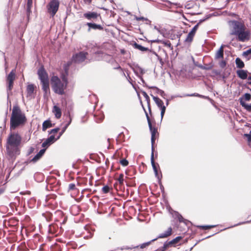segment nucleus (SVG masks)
I'll list each match as a JSON object with an SVG mask.
<instances>
[{
	"mask_svg": "<svg viewBox=\"0 0 251 251\" xmlns=\"http://www.w3.org/2000/svg\"><path fill=\"white\" fill-rule=\"evenodd\" d=\"M75 189V185L74 183H70L69 185V190H74Z\"/></svg>",
	"mask_w": 251,
	"mask_h": 251,
	"instance_id": "c03bdc74",
	"label": "nucleus"
},
{
	"mask_svg": "<svg viewBox=\"0 0 251 251\" xmlns=\"http://www.w3.org/2000/svg\"><path fill=\"white\" fill-rule=\"evenodd\" d=\"M186 96H190V97L196 96V97H202V96H201V95H200L199 94H197V93H194V94H188V95H186Z\"/></svg>",
	"mask_w": 251,
	"mask_h": 251,
	"instance_id": "09e8293b",
	"label": "nucleus"
},
{
	"mask_svg": "<svg viewBox=\"0 0 251 251\" xmlns=\"http://www.w3.org/2000/svg\"><path fill=\"white\" fill-rule=\"evenodd\" d=\"M92 236H93V234L91 233H90L89 235L88 236H84V238H85V239L90 238H91L92 237Z\"/></svg>",
	"mask_w": 251,
	"mask_h": 251,
	"instance_id": "864d4df0",
	"label": "nucleus"
},
{
	"mask_svg": "<svg viewBox=\"0 0 251 251\" xmlns=\"http://www.w3.org/2000/svg\"><path fill=\"white\" fill-rule=\"evenodd\" d=\"M68 126H65L64 127H63L62 131L59 133V136L57 137V139H59V137L62 135V134L65 131L66 129L67 128Z\"/></svg>",
	"mask_w": 251,
	"mask_h": 251,
	"instance_id": "49530a36",
	"label": "nucleus"
},
{
	"mask_svg": "<svg viewBox=\"0 0 251 251\" xmlns=\"http://www.w3.org/2000/svg\"><path fill=\"white\" fill-rule=\"evenodd\" d=\"M240 104L247 111L251 112V104H247L244 102L243 100H240Z\"/></svg>",
	"mask_w": 251,
	"mask_h": 251,
	"instance_id": "bb28decb",
	"label": "nucleus"
},
{
	"mask_svg": "<svg viewBox=\"0 0 251 251\" xmlns=\"http://www.w3.org/2000/svg\"><path fill=\"white\" fill-rule=\"evenodd\" d=\"M57 139H55L54 135H50L42 143V146L43 148H47Z\"/></svg>",
	"mask_w": 251,
	"mask_h": 251,
	"instance_id": "ddd939ff",
	"label": "nucleus"
},
{
	"mask_svg": "<svg viewBox=\"0 0 251 251\" xmlns=\"http://www.w3.org/2000/svg\"><path fill=\"white\" fill-rule=\"evenodd\" d=\"M139 246H131V247H128V246H123V247L121 248V250H127V251H128V250H132L134 249H135V248H138Z\"/></svg>",
	"mask_w": 251,
	"mask_h": 251,
	"instance_id": "c9c22d12",
	"label": "nucleus"
},
{
	"mask_svg": "<svg viewBox=\"0 0 251 251\" xmlns=\"http://www.w3.org/2000/svg\"><path fill=\"white\" fill-rule=\"evenodd\" d=\"M127 76H128V78H127V79H128V82H129V83H130L132 86H133V82H132V79L130 78V77L129 76V75H127Z\"/></svg>",
	"mask_w": 251,
	"mask_h": 251,
	"instance_id": "3c124183",
	"label": "nucleus"
},
{
	"mask_svg": "<svg viewBox=\"0 0 251 251\" xmlns=\"http://www.w3.org/2000/svg\"><path fill=\"white\" fill-rule=\"evenodd\" d=\"M35 86L33 84H28L26 87V97L29 100L34 98V92Z\"/></svg>",
	"mask_w": 251,
	"mask_h": 251,
	"instance_id": "f8f14e48",
	"label": "nucleus"
},
{
	"mask_svg": "<svg viewBox=\"0 0 251 251\" xmlns=\"http://www.w3.org/2000/svg\"><path fill=\"white\" fill-rule=\"evenodd\" d=\"M151 165H152V168H153V171L155 173V174L156 175V176H157V168L155 165V163H154V159H153V151H152V153H151Z\"/></svg>",
	"mask_w": 251,
	"mask_h": 251,
	"instance_id": "7c9ffc66",
	"label": "nucleus"
},
{
	"mask_svg": "<svg viewBox=\"0 0 251 251\" xmlns=\"http://www.w3.org/2000/svg\"><path fill=\"white\" fill-rule=\"evenodd\" d=\"M249 55H251V48L245 51H244L243 53V55L246 57H247Z\"/></svg>",
	"mask_w": 251,
	"mask_h": 251,
	"instance_id": "79ce46f5",
	"label": "nucleus"
},
{
	"mask_svg": "<svg viewBox=\"0 0 251 251\" xmlns=\"http://www.w3.org/2000/svg\"><path fill=\"white\" fill-rule=\"evenodd\" d=\"M153 43H160L163 44L165 47H166L170 50L173 49V47L172 45L171 42L169 40H161L159 39H156L152 41Z\"/></svg>",
	"mask_w": 251,
	"mask_h": 251,
	"instance_id": "2eb2a0df",
	"label": "nucleus"
},
{
	"mask_svg": "<svg viewBox=\"0 0 251 251\" xmlns=\"http://www.w3.org/2000/svg\"><path fill=\"white\" fill-rule=\"evenodd\" d=\"M62 81L56 76H53L51 78V83L52 89L55 93L63 95L66 89L68 81L66 76L62 78Z\"/></svg>",
	"mask_w": 251,
	"mask_h": 251,
	"instance_id": "20e7f679",
	"label": "nucleus"
},
{
	"mask_svg": "<svg viewBox=\"0 0 251 251\" xmlns=\"http://www.w3.org/2000/svg\"><path fill=\"white\" fill-rule=\"evenodd\" d=\"M46 149L41 150L39 152L31 159V161L35 163L39 160L45 153Z\"/></svg>",
	"mask_w": 251,
	"mask_h": 251,
	"instance_id": "aec40b11",
	"label": "nucleus"
},
{
	"mask_svg": "<svg viewBox=\"0 0 251 251\" xmlns=\"http://www.w3.org/2000/svg\"><path fill=\"white\" fill-rule=\"evenodd\" d=\"M124 174H121L118 178V181H119V182L120 184H123L124 183Z\"/></svg>",
	"mask_w": 251,
	"mask_h": 251,
	"instance_id": "4c0bfd02",
	"label": "nucleus"
},
{
	"mask_svg": "<svg viewBox=\"0 0 251 251\" xmlns=\"http://www.w3.org/2000/svg\"><path fill=\"white\" fill-rule=\"evenodd\" d=\"M251 98V95L249 93L245 94L241 98H240L239 100L240 101L241 100L245 102V101H249L250 100Z\"/></svg>",
	"mask_w": 251,
	"mask_h": 251,
	"instance_id": "2f4dec72",
	"label": "nucleus"
},
{
	"mask_svg": "<svg viewBox=\"0 0 251 251\" xmlns=\"http://www.w3.org/2000/svg\"><path fill=\"white\" fill-rule=\"evenodd\" d=\"M132 70L135 74L140 79L141 81L144 83L145 80L142 77V75L145 73V71L138 66H134L132 68Z\"/></svg>",
	"mask_w": 251,
	"mask_h": 251,
	"instance_id": "9b49d317",
	"label": "nucleus"
},
{
	"mask_svg": "<svg viewBox=\"0 0 251 251\" xmlns=\"http://www.w3.org/2000/svg\"><path fill=\"white\" fill-rule=\"evenodd\" d=\"M99 15V14L95 12H88L84 13L83 17L88 20H93L96 19Z\"/></svg>",
	"mask_w": 251,
	"mask_h": 251,
	"instance_id": "4468645a",
	"label": "nucleus"
},
{
	"mask_svg": "<svg viewBox=\"0 0 251 251\" xmlns=\"http://www.w3.org/2000/svg\"><path fill=\"white\" fill-rule=\"evenodd\" d=\"M37 74L41 83L49 81L48 75L43 67H41L38 69Z\"/></svg>",
	"mask_w": 251,
	"mask_h": 251,
	"instance_id": "9d476101",
	"label": "nucleus"
},
{
	"mask_svg": "<svg viewBox=\"0 0 251 251\" xmlns=\"http://www.w3.org/2000/svg\"><path fill=\"white\" fill-rule=\"evenodd\" d=\"M65 72H66V73H67V69H66V68H65Z\"/></svg>",
	"mask_w": 251,
	"mask_h": 251,
	"instance_id": "0e129e2a",
	"label": "nucleus"
},
{
	"mask_svg": "<svg viewBox=\"0 0 251 251\" xmlns=\"http://www.w3.org/2000/svg\"><path fill=\"white\" fill-rule=\"evenodd\" d=\"M194 36L193 34H192L191 33H190L189 32L188 33V34L187 35V37L186 38V39L185 40V42H188V43L192 42V41L193 40Z\"/></svg>",
	"mask_w": 251,
	"mask_h": 251,
	"instance_id": "f704fd0d",
	"label": "nucleus"
},
{
	"mask_svg": "<svg viewBox=\"0 0 251 251\" xmlns=\"http://www.w3.org/2000/svg\"><path fill=\"white\" fill-rule=\"evenodd\" d=\"M142 107H143V108H144V111H145V113H146V112H147V111H146V110H145V108H144V106H142Z\"/></svg>",
	"mask_w": 251,
	"mask_h": 251,
	"instance_id": "680f3d73",
	"label": "nucleus"
},
{
	"mask_svg": "<svg viewBox=\"0 0 251 251\" xmlns=\"http://www.w3.org/2000/svg\"><path fill=\"white\" fill-rule=\"evenodd\" d=\"M156 240H157V238H155V239H153L151 240L150 241H149V242H146V243H144L142 244L140 246V247L141 249L145 248L147 247H148V246H149L152 242Z\"/></svg>",
	"mask_w": 251,
	"mask_h": 251,
	"instance_id": "473e14b6",
	"label": "nucleus"
},
{
	"mask_svg": "<svg viewBox=\"0 0 251 251\" xmlns=\"http://www.w3.org/2000/svg\"><path fill=\"white\" fill-rule=\"evenodd\" d=\"M142 107H143V108H144V111H145V113H146V112H147V111H146V110H145V108H144V106H142Z\"/></svg>",
	"mask_w": 251,
	"mask_h": 251,
	"instance_id": "e2e57ef3",
	"label": "nucleus"
},
{
	"mask_svg": "<svg viewBox=\"0 0 251 251\" xmlns=\"http://www.w3.org/2000/svg\"><path fill=\"white\" fill-rule=\"evenodd\" d=\"M15 69H13L7 76V81L8 82L7 89L10 91L13 86V82L15 79Z\"/></svg>",
	"mask_w": 251,
	"mask_h": 251,
	"instance_id": "1a4fd4ad",
	"label": "nucleus"
},
{
	"mask_svg": "<svg viewBox=\"0 0 251 251\" xmlns=\"http://www.w3.org/2000/svg\"><path fill=\"white\" fill-rule=\"evenodd\" d=\"M32 6V0H27V4H26V10L28 13L30 12Z\"/></svg>",
	"mask_w": 251,
	"mask_h": 251,
	"instance_id": "72a5a7b5",
	"label": "nucleus"
},
{
	"mask_svg": "<svg viewBox=\"0 0 251 251\" xmlns=\"http://www.w3.org/2000/svg\"><path fill=\"white\" fill-rule=\"evenodd\" d=\"M214 226H202L201 227L204 229H209V228H210L214 227Z\"/></svg>",
	"mask_w": 251,
	"mask_h": 251,
	"instance_id": "8fccbe9b",
	"label": "nucleus"
},
{
	"mask_svg": "<svg viewBox=\"0 0 251 251\" xmlns=\"http://www.w3.org/2000/svg\"><path fill=\"white\" fill-rule=\"evenodd\" d=\"M59 213H60L61 215H62V212H59Z\"/></svg>",
	"mask_w": 251,
	"mask_h": 251,
	"instance_id": "69168bd1",
	"label": "nucleus"
},
{
	"mask_svg": "<svg viewBox=\"0 0 251 251\" xmlns=\"http://www.w3.org/2000/svg\"><path fill=\"white\" fill-rule=\"evenodd\" d=\"M152 99L157 106L161 110V118L162 119L166 110V106L164 105L163 101L159 98L151 95Z\"/></svg>",
	"mask_w": 251,
	"mask_h": 251,
	"instance_id": "6e6552de",
	"label": "nucleus"
},
{
	"mask_svg": "<svg viewBox=\"0 0 251 251\" xmlns=\"http://www.w3.org/2000/svg\"><path fill=\"white\" fill-rule=\"evenodd\" d=\"M133 46L135 49H138L142 51L149 50L148 48L144 47L135 42L133 44Z\"/></svg>",
	"mask_w": 251,
	"mask_h": 251,
	"instance_id": "393cba45",
	"label": "nucleus"
},
{
	"mask_svg": "<svg viewBox=\"0 0 251 251\" xmlns=\"http://www.w3.org/2000/svg\"><path fill=\"white\" fill-rule=\"evenodd\" d=\"M238 76L242 79L248 78V71L244 70H239L236 72Z\"/></svg>",
	"mask_w": 251,
	"mask_h": 251,
	"instance_id": "6ab92c4d",
	"label": "nucleus"
},
{
	"mask_svg": "<svg viewBox=\"0 0 251 251\" xmlns=\"http://www.w3.org/2000/svg\"><path fill=\"white\" fill-rule=\"evenodd\" d=\"M173 216L175 219H177L179 222H184V219L182 216L177 212L175 211L174 213Z\"/></svg>",
	"mask_w": 251,
	"mask_h": 251,
	"instance_id": "c756f323",
	"label": "nucleus"
},
{
	"mask_svg": "<svg viewBox=\"0 0 251 251\" xmlns=\"http://www.w3.org/2000/svg\"><path fill=\"white\" fill-rule=\"evenodd\" d=\"M86 25L88 26L89 28L88 30L90 31L91 30V29H99V30H102L103 27L100 25H97L94 23H87L86 24Z\"/></svg>",
	"mask_w": 251,
	"mask_h": 251,
	"instance_id": "a211bd4d",
	"label": "nucleus"
},
{
	"mask_svg": "<svg viewBox=\"0 0 251 251\" xmlns=\"http://www.w3.org/2000/svg\"><path fill=\"white\" fill-rule=\"evenodd\" d=\"M244 136L247 138L248 141H251V130L249 134H245Z\"/></svg>",
	"mask_w": 251,
	"mask_h": 251,
	"instance_id": "a18cd8bd",
	"label": "nucleus"
},
{
	"mask_svg": "<svg viewBox=\"0 0 251 251\" xmlns=\"http://www.w3.org/2000/svg\"><path fill=\"white\" fill-rule=\"evenodd\" d=\"M234 32L233 34L237 37V40L242 42H247L251 38V32L247 29L244 24L237 21L232 22Z\"/></svg>",
	"mask_w": 251,
	"mask_h": 251,
	"instance_id": "7ed1b4c3",
	"label": "nucleus"
},
{
	"mask_svg": "<svg viewBox=\"0 0 251 251\" xmlns=\"http://www.w3.org/2000/svg\"><path fill=\"white\" fill-rule=\"evenodd\" d=\"M53 126L52 124L51 123L50 120H47L45 121L42 125V130L45 131L48 128Z\"/></svg>",
	"mask_w": 251,
	"mask_h": 251,
	"instance_id": "4be33fe9",
	"label": "nucleus"
},
{
	"mask_svg": "<svg viewBox=\"0 0 251 251\" xmlns=\"http://www.w3.org/2000/svg\"><path fill=\"white\" fill-rule=\"evenodd\" d=\"M52 112L54 115L55 118L59 119L61 118L62 115L61 110L57 105H55L53 106Z\"/></svg>",
	"mask_w": 251,
	"mask_h": 251,
	"instance_id": "dca6fc26",
	"label": "nucleus"
},
{
	"mask_svg": "<svg viewBox=\"0 0 251 251\" xmlns=\"http://www.w3.org/2000/svg\"><path fill=\"white\" fill-rule=\"evenodd\" d=\"M201 68H202L203 69H206L205 67H202V66L201 67Z\"/></svg>",
	"mask_w": 251,
	"mask_h": 251,
	"instance_id": "052dcab7",
	"label": "nucleus"
},
{
	"mask_svg": "<svg viewBox=\"0 0 251 251\" xmlns=\"http://www.w3.org/2000/svg\"><path fill=\"white\" fill-rule=\"evenodd\" d=\"M249 146L251 148V141H248Z\"/></svg>",
	"mask_w": 251,
	"mask_h": 251,
	"instance_id": "bf43d9fd",
	"label": "nucleus"
},
{
	"mask_svg": "<svg viewBox=\"0 0 251 251\" xmlns=\"http://www.w3.org/2000/svg\"><path fill=\"white\" fill-rule=\"evenodd\" d=\"M67 118L68 119L67 121V123L65 126H68L71 124L72 121V117L71 116L70 113H68V115Z\"/></svg>",
	"mask_w": 251,
	"mask_h": 251,
	"instance_id": "e433bc0d",
	"label": "nucleus"
},
{
	"mask_svg": "<svg viewBox=\"0 0 251 251\" xmlns=\"http://www.w3.org/2000/svg\"><path fill=\"white\" fill-rule=\"evenodd\" d=\"M154 29H155L158 32H160V29L156 26H154Z\"/></svg>",
	"mask_w": 251,
	"mask_h": 251,
	"instance_id": "6e6d98bb",
	"label": "nucleus"
},
{
	"mask_svg": "<svg viewBox=\"0 0 251 251\" xmlns=\"http://www.w3.org/2000/svg\"><path fill=\"white\" fill-rule=\"evenodd\" d=\"M181 239V237L180 236H177L175 239H173L172 240L169 241V242H166L163 246V248L164 249H166L168 248L170 246L174 245L176 243H177L180 239Z\"/></svg>",
	"mask_w": 251,
	"mask_h": 251,
	"instance_id": "f3484780",
	"label": "nucleus"
},
{
	"mask_svg": "<svg viewBox=\"0 0 251 251\" xmlns=\"http://www.w3.org/2000/svg\"><path fill=\"white\" fill-rule=\"evenodd\" d=\"M248 79L250 80V81L248 82V84L251 86V76L249 77Z\"/></svg>",
	"mask_w": 251,
	"mask_h": 251,
	"instance_id": "5fc2aeb1",
	"label": "nucleus"
},
{
	"mask_svg": "<svg viewBox=\"0 0 251 251\" xmlns=\"http://www.w3.org/2000/svg\"><path fill=\"white\" fill-rule=\"evenodd\" d=\"M142 94L145 99L146 101L147 102L148 104V107L149 108V111L150 113H151V106H150V99L149 96L148 95L147 93L143 91L142 92Z\"/></svg>",
	"mask_w": 251,
	"mask_h": 251,
	"instance_id": "b1692460",
	"label": "nucleus"
},
{
	"mask_svg": "<svg viewBox=\"0 0 251 251\" xmlns=\"http://www.w3.org/2000/svg\"><path fill=\"white\" fill-rule=\"evenodd\" d=\"M235 63L237 68L242 69L244 67L245 64L243 61L240 58H236L235 59Z\"/></svg>",
	"mask_w": 251,
	"mask_h": 251,
	"instance_id": "a878e982",
	"label": "nucleus"
},
{
	"mask_svg": "<svg viewBox=\"0 0 251 251\" xmlns=\"http://www.w3.org/2000/svg\"><path fill=\"white\" fill-rule=\"evenodd\" d=\"M67 220V217L65 216L63 217V220L62 222H61L62 224H65Z\"/></svg>",
	"mask_w": 251,
	"mask_h": 251,
	"instance_id": "603ef678",
	"label": "nucleus"
},
{
	"mask_svg": "<svg viewBox=\"0 0 251 251\" xmlns=\"http://www.w3.org/2000/svg\"><path fill=\"white\" fill-rule=\"evenodd\" d=\"M3 192V189L2 188H0V195Z\"/></svg>",
	"mask_w": 251,
	"mask_h": 251,
	"instance_id": "4d7b16f0",
	"label": "nucleus"
},
{
	"mask_svg": "<svg viewBox=\"0 0 251 251\" xmlns=\"http://www.w3.org/2000/svg\"><path fill=\"white\" fill-rule=\"evenodd\" d=\"M42 89L46 95L50 93L49 81L41 83Z\"/></svg>",
	"mask_w": 251,
	"mask_h": 251,
	"instance_id": "5701e85b",
	"label": "nucleus"
},
{
	"mask_svg": "<svg viewBox=\"0 0 251 251\" xmlns=\"http://www.w3.org/2000/svg\"><path fill=\"white\" fill-rule=\"evenodd\" d=\"M72 209H73V208H75V209H77L78 208V206H76V205H75V206H74L73 207H72Z\"/></svg>",
	"mask_w": 251,
	"mask_h": 251,
	"instance_id": "13d9d810",
	"label": "nucleus"
},
{
	"mask_svg": "<svg viewBox=\"0 0 251 251\" xmlns=\"http://www.w3.org/2000/svg\"><path fill=\"white\" fill-rule=\"evenodd\" d=\"M134 19L137 21H145V20H147V19H146L145 18L143 17H137L136 16H134Z\"/></svg>",
	"mask_w": 251,
	"mask_h": 251,
	"instance_id": "37998d69",
	"label": "nucleus"
},
{
	"mask_svg": "<svg viewBox=\"0 0 251 251\" xmlns=\"http://www.w3.org/2000/svg\"><path fill=\"white\" fill-rule=\"evenodd\" d=\"M109 190H110V188L108 185L104 186L102 188V191L103 193H104V194H106V193H108L109 191Z\"/></svg>",
	"mask_w": 251,
	"mask_h": 251,
	"instance_id": "58836bf2",
	"label": "nucleus"
},
{
	"mask_svg": "<svg viewBox=\"0 0 251 251\" xmlns=\"http://www.w3.org/2000/svg\"><path fill=\"white\" fill-rule=\"evenodd\" d=\"M120 162L121 164L124 167L127 166L128 164V161L126 159L121 160Z\"/></svg>",
	"mask_w": 251,
	"mask_h": 251,
	"instance_id": "a19ab883",
	"label": "nucleus"
},
{
	"mask_svg": "<svg viewBox=\"0 0 251 251\" xmlns=\"http://www.w3.org/2000/svg\"><path fill=\"white\" fill-rule=\"evenodd\" d=\"M87 54L88 53L86 52H79L73 56L72 61L75 63H81L86 59Z\"/></svg>",
	"mask_w": 251,
	"mask_h": 251,
	"instance_id": "0eeeda50",
	"label": "nucleus"
},
{
	"mask_svg": "<svg viewBox=\"0 0 251 251\" xmlns=\"http://www.w3.org/2000/svg\"><path fill=\"white\" fill-rule=\"evenodd\" d=\"M150 88L155 90L156 93L160 95L163 98H165V93L163 90L159 89V88H158L157 87H156L155 86H151V87H150Z\"/></svg>",
	"mask_w": 251,
	"mask_h": 251,
	"instance_id": "c85d7f7f",
	"label": "nucleus"
},
{
	"mask_svg": "<svg viewBox=\"0 0 251 251\" xmlns=\"http://www.w3.org/2000/svg\"><path fill=\"white\" fill-rule=\"evenodd\" d=\"M198 25H195L192 28V29H191V30L190 32V33H191L192 34H193L194 36L195 33H196V32L197 30L198 29Z\"/></svg>",
	"mask_w": 251,
	"mask_h": 251,
	"instance_id": "ea45409f",
	"label": "nucleus"
},
{
	"mask_svg": "<svg viewBox=\"0 0 251 251\" xmlns=\"http://www.w3.org/2000/svg\"><path fill=\"white\" fill-rule=\"evenodd\" d=\"M146 116L148 121L149 126L150 128V131L151 132V141L152 144V150H153V145L155 142V135L157 133V129L155 127H153L152 126L151 120L149 116V115L147 112H146Z\"/></svg>",
	"mask_w": 251,
	"mask_h": 251,
	"instance_id": "423d86ee",
	"label": "nucleus"
},
{
	"mask_svg": "<svg viewBox=\"0 0 251 251\" xmlns=\"http://www.w3.org/2000/svg\"><path fill=\"white\" fill-rule=\"evenodd\" d=\"M172 228L171 227H170L168 228V229L166 231L158 235V237L156 238L157 239V238H166V237L169 236L170 235H171L172 234Z\"/></svg>",
	"mask_w": 251,
	"mask_h": 251,
	"instance_id": "412c9836",
	"label": "nucleus"
},
{
	"mask_svg": "<svg viewBox=\"0 0 251 251\" xmlns=\"http://www.w3.org/2000/svg\"><path fill=\"white\" fill-rule=\"evenodd\" d=\"M22 138L18 133L9 134L6 142V151L8 155L11 158H15L20 153Z\"/></svg>",
	"mask_w": 251,
	"mask_h": 251,
	"instance_id": "f257e3e1",
	"label": "nucleus"
},
{
	"mask_svg": "<svg viewBox=\"0 0 251 251\" xmlns=\"http://www.w3.org/2000/svg\"><path fill=\"white\" fill-rule=\"evenodd\" d=\"M59 130V128H54V129H52L50 130V133L51 134V133H57L58 130Z\"/></svg>",
	"mask_w": 251,
	"mask_h": 251,
	"instance_id": "de8ad7c7",
	"label": "nucleus"
},
{
	"mask_svg": "<svg viewBox=\"0 0 251 251\" xmlns=\"http://www.w3.org/2000/svg\"><path fill=\"white\" fill-rule=\"evenodd\" d=\"M26 121L25 115L20 107L18 105H14L10 120V130H14L18 127L24 126Z\"/></svg>",
	"mask_w": 251,
	"mask_h": 251,
	"instance_id": "f03ea898",
	"label": "nucleus"
},
{
	"mask_svg": "<svg viewBox=\"0 0 251 251\" xmlns=\"http://www.w3.org/2000/svg\"><path fill=\"white\" fill-rule=\"evenodd\" d=\"M224 56L223 47L221 46L216 54V58L217 59L223 58Z\"/></svg>",
	"mask_w": 251,
	"mask_h": 251,
	"instance_id": "cd10ccee",
	"label": "nucleus"
},
{
	"mask_svg": "<svg viewBox=\"0 0 251 251\" xmlns=\"http://www.w3.org/2000/svg\"><path fill=\"white\" fill-rule=\"evenodd\" d=\"M59 1L58 0H51L47 6L48 12L52 17H54L59 9Z\"/></svg>",
	"mask_w": 251,
	"mask_h": 251,
	"instance_id": "39448f33",
	"label": "nucleus"
}]
</instances>
